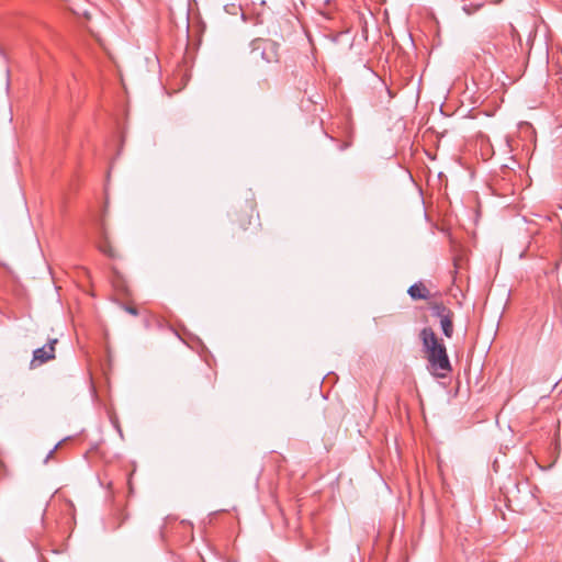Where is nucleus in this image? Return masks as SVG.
Wrapping results in <instances>:
<instances>
[{
    "label": "nucleus",
    "mask_w": 562,
    "mask_h": 562,
    "mask_svg": "<svg viewBox=\"0 0 562 562\" xmlns=\"http://www.w3.org/2000/svg\"><path fill=\"white\" fill-rule=\"evenodd\" d=\"M419 337L429 371L437 378H446L452 371V368L443 341L438 338L431 327L423 328Z\"/></svg>",
    "instance_id": "nucleus-1"
},
{
    "label": "nucleus",
    "mask_w": 562,
    "mask_h": 562,
    "mask_svg": "<svg viewBox=\"0 0 562 562\" xmlns=\"http://www.w3.org/2000/svg\"><path fill=\"white\" fill-rule=\"evenodd\" d=\"M252 53L260 54L261 58L268 63H278L279 55V44L271 40L256 38L251 43Z\"/></svg>",
    "instance_id": "nucleus-2"
},
{
    "label": "nucleus",
    "mask_w": 562,
    "mask_h": 562,
    "mask_svg": "<svg viewBox=\"0 0 562 562\" xmlns=\"http://www.w3.org/2000/svg\"><path fill=\"white\" fill-rule=\"evenodd\" d=\"M57 339L50 340L46 346L37 348L33 351L31 368H36L55 358V345Z\"/></svg>",
    "instance_id": "nucleus-3"
},
{
    "label": "nucleus",
    "mask_w": 562,
    "mask_h": 562,
    "mask_svg": "<svg viewBox=\"0 0 562 562\" xmlns=\"http://www.w3.org/2000/svg\"><path fill=\"white\" fill-rule=\"evenodd\" d=\"M408 294L413 300H426L429 296V290L419 282L409 286Z\"/></svg>",
    "instance_id": "nucleus-4"
},
{
    "label": "nucleus",
    "mask_w": 562,
    "mask_h": 562,
    "mask_svg": "<svg viewBox=\"0 0 562 562\" xmlns=\"http://www.w3.org/2000/svg\"><path fill=\"white\" fill-rule=\"evenodd\" d=\"M98 249L102 254L106 255L108 257H114L115 256V251H114L113 247L110 244V240H109V237H108V233H106L105 229H102L101 238L98 241Z\"/></svg>",
    "instance_id": "nucleus-5"
},
{
    "label": "nucleus",
    "mask_w": 562,
    "mask_h": 562,
    "mask_svg": "<svg viewBox=\"0 0 562 562\" xmlns=\"http://www.w3.org/2000/svg\"><path fill=\"white\" fill-rule=\"evenodd\" d=\"M440 326L446 337L451 338L453 334V313L440 319Z\"/></svg>",
    "instance_id": "nucleus-6"
},
{
    "label": "nucleus",
    "mask_w": 562,
    "mask_h": 562,
    "mask_svg": "<svg viewBox=\"0 0 562 562\" xmlns=\"http://www.w3.org/2000/svg\"><path fill=\"white\" fill-rule=\"evenodd\" d=\"M430 310L432 311V314L439 319L452 313L450 308L446 307L442 303L437 302L430 304Z\"/></svg>",
    "instance_id": "nucleus-7"
},
{
    "label": "nucleus",
    "mask_w": 562,
    "mask_h": 562,
    "mask_svg": "<svg viewBox=\"0 0 562 562\" xmlns=\"http://www.w3.org/2000/svg\"><path fill=\"white\" fill-rule=\"evenodd\" d=\"M60 446V442L56 443L53 449L49 450V452L47 453L44 462L46 463L48 461L49 458L53 457V454L55 453V451L57 450V448Z\"/></svg>",
    "instance_id": "nucleus-8"
},
{
    "label": "nucleus",
    "mask_w": 562,
    "mask_h": 562,
    "mask_svg": "<svg viewBox=\"0 0 562 562\" xmlns=\"http://www.w3.org/2000/svg\"><path fill=\"white\" fill-rule=\"evenodd\" d=\"M126 311H127L130 314L134 315V316H136V315L138 314L137 310H136L135 307H133V306H127V307H126Z\"/></svg>",
    "instance_id": "nucleus-9"
},
{
    "label": "nucleus",
    "mask_w": 562,
    "mask_h": 562,
    "mask_svg": "<svg viewBox=\"0 0 562 562\" xmlns=\"http://www.w3.org/2000/svg\"><path fill=\"white\" fill-rule=\"evenodd\" d=\"M114 426H115V428H116L117 430H120V428H119L120 424H119V423H115V424H114Z\"/></svg>",
    "instance_id": "nucleus-10"
}]
</instances>
